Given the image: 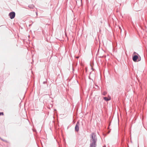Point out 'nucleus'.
I'll use <instances>...</instances> for the list:
<instances>
[{"label": "nucleus", "mask_w": 147, "mask_h": 147, "mask_svg": "<svg viewBox=\"0 0 147 147\" xmlns=\"http://www.w3.org/2000/svg\"><path fill=\"white\" fill-rule=\"evenodd\" d=\"M132 59L134 62H137L140 61L141 59L140 55L138 53H137L136 55H132Z\"/></svg>", "instance_id": "f03ea898"}, {"label": "nucleus", "mask_w": 147, "mask_h": 147, "mask_svg": "<svg viewBox=\"0 0 147 147\" xmlns=\"http://www.w3.org/2000/svg\"><path fill=\"white\" fill-rule=\"evenodd\" d=\"M0 139H1V140H2L3 141H5L6 142H7V141L6 140H3V139L2 138H1L0 137Z\"/></svg>", "instance_id": "9b49d317"}, {"label": "nucleus", "mask_w": 147, "mask_h": 147, "mask_svg": "<svg viewBox=\"0 0 147 147\" xmlns=\"http://www.w3.org/2000/svg\"><path fill=\"white\" fill-rule=\"evenodd\" d=\"M99 49H98V51H99Z\"/></svg>", "instance_id": "4be33fe9"}, {"label": "nucleus", "mask_w": 147, "mask_h": 147, "mask_svg": "<svg viewBox=\"0 0 147 147\" xmlns=\"http://www.w3.org/2000/svg\"><path fill=\"white\" fill-rule=\"evenodd\" d=\"M103 57V56L100 57V58H102V57Z\"/></svg>", "instance_id": "aec40b11"}, {"label": "nucleus", "mask_w": 147, "mask_h": 147, "mask_svg": "<svg viewBox=\"0 0 147 147\" xmlns=\"http://www.w3.org/2000/svg\"><path fill=\"white\" fill-rule=\"evenodd\" d=\"M125 135V134L124 133H123L122 135L121 141L123 142H124V141Z\"/></svg>", "instance_id": "423d86ee"}, {"label": "nucleus", "mask_w": 147, "mask_h": 147, "mask_svg": "<svg viewBox=\"0 0 147 147\" xmlns=\"http://www.w3.org/2000/svg\"><path fill=\"white\" fill-rule=\"evenodd\" d=\"M28 7L30 8L31 9H33L34 7V6L33 5H29Z\"/></svg>", "instance_id": "0eeeda50"}, {"label": "nucleus", "mask_w": 147, "mask_h": 147, "mask_svg": "<svg viewBox=\"0 0 147 147\" xmlns=\"http://www.w3.org/2000/svg\"><path fill=\"white\" fill-rule=\"evenodd\" d=\"M119 28L120 30V33H121V32H122V29L120 27H119Z\"/></svg>", "instance_id": "ddd939ff"}, {"label": "nucleus", "mask_w": 147, "mask_h": 147, "mask_svg": "<svg viewBox=\"0 0 147 147\" xmlns=\"http://www.w3.org/2000/svg\"><path fill=\"white\" fill-rule=\"evenodd\" d=\"M80 124L79 122L78 121L76 124L75 127V131L78 132L79 131V126Z\"/></svg>", "instance_id": "20e7f679"}, {"label": "nucleus", "mask_w": 147, "mask_h": 147, "mask_svg": "<svg viewBox=\"0 0 147 147\" xmlns=\"http://www.w3.org/2000/svg\"><path fill=\"white\" fill-rule=\"evenodd\" d=\"M32 25V24H30V25H29V26H31V25Z\"/></svg>", "instance_id": "6ab92c4d"}, {"label": "nucleus", "mask_w": 147, "mask_h": 147, "mask_svg": "<svg viewBox=\"0 0 147 147\" xmlns=\"http://www.w3.org/2000/svg\"><path fill=\"white\" fill-rule=\"evenodd\" d=\"M4 115V113L3 112H0V116L3 115Z\"/></svg>", "instance_id": "9d476101"}, {"label": "nucleus", "mask_w": 147, "mask_h": 147, "mask_svg": "<svg viewBox=\"0 0 147 147\" xmlns=\"http://www.w3.org/2000/svg\"><path fill=\"white\" fill-rule=\"evenodd\" d=\"M81 2H82V0H81Z\"/></svg>", "instance_id": "412c9836"}, {"label": "nucleus", "mask_w": 147, "mask_h": 147, "mask_svg": "<svg viewBox=\"0 0 147 147\" xmlns=\"http://www.w3.org/2000/svg\"><path fill=\"white\" fill-rule=\"evenodd\" d=\"M137 53H136V52H134V53H133L132 54V55H137Z\"/></svg>", "instance_id": "f8f14e48"}, {"label": "nucleus", "mask_w": 147, "mask_h": 147, "mask_svg": "<svg viewBox=\"0 0 147 147\" xmlns=\"http://www.w3.org/2000/svg\"><path fill=\"white\" fill-rule=\"evenodd\" d=\"M47 83V82L46 81H44V82H43V84H46Z\"/></svg>", "instance_id": "2eb2a0df"}, {"label": "nucleus", "mask_w": 147, "mask_h": 147, "mask_svg": "<svg viewBox=\"0 0 147 147\" xmlns=\"http://www.w3.org/2000/svg\"><path fill=\"white\" fill-rule=\"evenodd\" d=\"M90 147H96L97 145L96 142L97 139L96 134L94 132H92L90 135Z\"/></svg>", "instance_id": "f257e3e1"}, {"label": "nucleus", "mask_w": 147, "mask_h": 147, "mask_svg": "<svg viewBox=\"0 0 147 147\" xmlns=\"http://www.w3.org/2000/svg\"><path fill=\"white\" fill-rule=\"evenodd\" d=\"M103 147H106V145H104L103 146Z\"/></svg>", "instance_id": "f3484780"}, {"label": "nucleus", "mask_w": 147, "mask_h": 147, "mask_svg": "<svg viewBox=\"0 0 147 147\" xmlns=\"http://www.w3.org/2000/svg\"><path fill=\"white\" fill-rule=\"evenodd\" d=\"M88 78H89V79H90V80H92V81H93V80L91 78H90V76H89L88 77Z\"/></svg>", "instance_id": "dca6fc26"}, {"label": "nucleus", "mask_w": 147, "mask_h": 147, "mask_svg": "<svg viewBox=\"0 0 147 147\" xmlns=\"http://www.w3.org/2000/svg\"><path fill=\"white\" fill-rule=\"evenodd\" d=\"M77 65V64L76 63H74L73 64V65H72V69H73V71H74V67H76V66Z\"/></svg>", "instance_id": "6e6552de"}, {"label": "nucleus", "mask_w": 147, "mask_h": 147, "mask_svg": "<svg viewBox=\"0 0 147 147\" xmlns=\"http://www.w3.org/2000/svg\"><path fill=\"white\" fill-rule=\"evenodd\" d=\"M127 34V32L126 31H125V36H126Z\"/></svg>", "instance_id": "4468645a"}, {"label": "nucleus", "mask_w": 147, "mask_h": 147, "mask_svg": "<svg viewBox=\"0 0 147 147\" xmlns=\"http://www.w3.org/2000/svg\"><path fill=\"white\" fill-rule=\"evenodd\" d=\"M15 15L16 13L15 12L13 11L10 12L8 14L9 16L11 19H13L15 18Z\"/></svg>", "instance_id": "7ed1b4c3"}, {"label": "nucleus", "mask_w": 147, "mask_h": 147, "mask_svg": "<svg viewBox=\"0 0 147 147\" xmlns=\"http://www.w3.org/2000/svg\"><path fill=\"white\" fill-rule=\"evenodd\" d=\"M107 94V92L106 91H104L102 93V94L103 95L105 96Z\"/></svg>", "instance_id": "1a4fd4ad"}, {"label": "nucleus", "mask_w": 147, "mask_h": 147, "mask_svg": "<svg viewBox=\"0 0 147 147\" xmlns=\"http://www.w3.org/2000/svg\"><path fill=\"white\" fill-rule=\"evenodd\" d=\"M103 135H104V136H106V134H103Z\"/></svg>", "instance_id": "a211bd4d"}, {"label": "nucleus", "mask_w": 147, "mask_h": 147, "mask_svg": "<svg viewBox=\"0 0 147 147\" xmlns=\"http://www.w3.org/2000/svg\"><path fill=\"white\" fill-rule=\"evenodd\" d=\"M104 99L106 101H109L111 100V97H109L108 98L106 97H103Z\"/></svg>", "instance_id": "39448f33"}]
</instances>
